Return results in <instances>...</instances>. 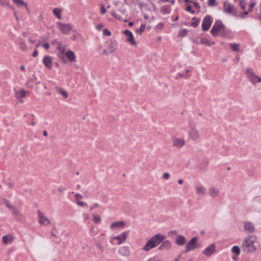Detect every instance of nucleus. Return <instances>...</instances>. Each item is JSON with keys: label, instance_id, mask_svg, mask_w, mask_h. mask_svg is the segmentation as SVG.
<instances>
[{"label": "nucleus", "instance_id": "4", "mask_svg": "<svg viewBox=\"0 0 261 261\" xmlns=\"http://www.w3.org/2000/svg\"><path fill=\"white\" fill-rule=\"evenodd\" d=\"M198 240V239L197 237L192 238L186 245V249L181 252V254L187 253L197 248L198 247L197 245Z\"/></svg>", "mask_w": 261, "mask_h": 261}, {"label": "nucleus", "instance_id": "3", "mask_svg": "<svg viewBox=\"0 0 261 261\" xmlns=\"http://www.w3.org/2000/svg\"><path fill=\"white\" fill-rule=\"evenodd\" d=\"M256 238L254 236H250L246 238L243 243V248L245 252L252 253L256 250L254 243Z\"/></svg>", "mask_w": 261, "mask_h": 261}, {"label": "nucleus", "instance_id": "8", "mask_svg": "<svg viewBox=\"0 0 261 261\" xmlns=\"http://www.w3.org/2000/svg\"><path fill=\"white\" fill-rule=\"evenodd\" d=\"M212 23V17L210 15L205 16L202 21V29L203 31H207Z\"/></svg>", "mask_w": 261, "mask_h": 261}, {"label": "nucleus", "instance_id": "38", "mask_svg": "<svg viewBox=\"0 0 261 261\" xmlns=\"http://www.w3.org/2000/svg\"><path fill=\"white\" fill-rule=\"evenodd\" d=\"M20 48L22 50H26L27 49V47L24 42L20 41L19 44Z\"/></svg>", "mask_w": 261, "mask_h": 261}, {"label": "nucleus", "instance_id": "22", "mask_svg": "<svg viewBox=\"0 0 261 261\" xmlns=\"http://www.w3.org/2000/svg\"><path fill=\"white\" fill-rule=\"evenodd\" d=\"M65 55L70 62L72 63L75 62L76 57L73 51L68 50Z\"/></svg>", "mask_w": 261, "mask_h": 261}, {"label": "nucleus", "instance_id": "56", "mask_svg": "<svg viewBox=\"0 0 261 261\" xmlns=\"http://www.w3.org/2000/svg\"><path fill=\"white\" fill-rule=\"evenodd\" d=\"M177 76H178L177 78L183 77V78H185V79H187L188 76V75H184L182 73H178Z\"/></svg>", "mask_w": 261, "mask_h": 261}, {"label": "nucleus", "instance_id": "27", "mask_svg": "<svg viewBox=\"0 0 261 261\" xmlns=\"http://www.w3.org/2000/svg\"><path fill=\"white\" fill-rule=\"evenodd\" d=\"M197 194L200 196H203L205 194V188L202 186H198L196 187Z\"/></svg>", "mask_w": 261, "mask_h": 261}, {"label": "nucleus", "instance_id": "52", "mask_svg": "<svg viewBox=\"0 0 261 261\" xmlns=\"http://www.w3.org/2000/svg\"><path fill=\"white\" fill-rule=\"evenodd\" d=\"M96 247L101 251V252H103L104 251L103 247L101 246V245L99 244H96Z\"/></svg>", "mask_w": 261, "mask_h": 261}, {"label": "nucleus", "instance_id": "15", "mask_svg": "<svg viewBox=\"0 0 261 261\" xmlns=\"http://www.w3.org/2000/svg\"><path fill=\"white\" fill-rule=\"evenodd\" d=\"M125 225V222L123 221H116L113 222L110 225V228L112 230L116 229L118 228H123Z\"/></svg>", "mask_w": 261, "mask_h": 261}, {"label": "nucleus", "instance_id": "64", "mask_svg": "<svg viewBox=\"0 0 261 261\" xmlns=\"http://www.w3.org/2000/svg\"><path fill=\"white\" fill-rule=\"evenodd\" d=\"M58 41L57 40H53L52 41V44L54 45H57V44L58 43Z\"/></svg>", "mask_w": 261, "mask_h": 261}, {"label": "nucleus", "instance_id": "58", "mask_svg": "<svg viewBox=\"0 0 261 261\" xmlns=\"http://www.w3.org/2000/svg\"><path fill=\"white\" fill-rule=\"evenodd\" d=\"M62 46V43L61 42H58V43L57 44V49H58V50H60L61 49V47Z\"/></svg>", "mask_w": 261, "mask_h": 261}, {"label": "nucleus", "instance_id": "42", "mask_svg": "<svg viewBox=\"0 0 261 261\" xmlns=\"http://www.w3.org/2000/svg\"><path fill=\"white\" fill-rule=\"evenodd\" d=\"M199 20H196V21H194V22H192L191 24V25L194 27V28H196L198 25H199Z\"/></svg>", "mask_w": 261, "mask_h": 261}, {"label": "nucleus", "instance_id": "17", "mask_svg": "<svg viewBox=\"0 0 261 261\" xmlns=\"http://www.w3.org/2000/svg\"><path fill=\"white\" fill-rule=\"evenodd\" d=\"M43 63L47 68L49 69L52 68L53 61L50 57L48 56H45L43 59Z\"/></svg>", "mask_w": 261, "mask_h": 261}, {"label": "nucleus", "instance_id": "46", "mask_svg": "<svg viewBox=\"0 0 261 261\" xmlns=\"http://www.w3.org/2000/svg\"><path fill=\"white\" fill-rule=\"evenodd\" d=\"M77 204L78 205H79L80 206H87V204L83 201H77Z\"/></svg>", "mask_w": 261, "mask_h": 261}, {"label": "nucleus", "instance_id": "50", "mask_svg": "<svg viewBox=\"0 0 261 261\" xmlns=\"http://www.w3.org/2000/svg\"><path fill=\"white\" fill-rule=\"evenodd\" d=\"M170 177V175L168 173H165L163 174V177L165 179H169Z\"/></svg>", "mask_w": 261, "mask_h": 261}, {"label": "nucleus", "instance_id": "31", "mask_svg": "<svg viewBox=\"0 0 261 261\" xmlns=\"http://www.w3.org/2000/svg\"><path fill=\"white\" fill-rule=\"evenodd\" d=\"M230 48L233 51H238L239 49L240 45L237 43H230L229 44Z\"/></svg>", "mask_w": 261, "mask_h": 261}, {"label": "nucleus", "instance_id": "33", "mask_svg": "<svg viewBox=\"0 0 261 261\" xmlns=\"http://www.w3.org/2000/svg\"><path fill=\"white\" fill-rule=\"evenodd\" d=\"M145 28V25L141 24L140 28L136 29L135 31L137 34L141 35L144 32Z\"/></svg>", "mask_w": 261, "mask_h": 261}, {"label": "nucleus", "instance_id": "35", "mask_svg": "<svg viewBox=\"0 0 261 261\" xmlns=\"http://www.w3.org/2000/svg\"><path fill=\"white\" fill-rule=\"evenodd\" d=\"M188 33V30L186 29H182L180 30V31L178 32V36L180 37H183L185 36Z\"/></svg>", "mask_w": 261, "mask_h": 261}, {"label": "nucleus", "instance_id": "62", "mask_svg": "<svg viewBox=\"0 0 261 261\" xmlns=\"http://www.w3.org/2000/svg\"><path fill=\"white\" fill-rule=\"evenodd\" d=\"M75 197L76 199H82L83 198V196L80 194H76Z\"/></svg>", "mask_w": 261, "mask_h": 261}, {"label": "nucleus", "instance_id": "60", "mask_svg": "<svg viewBox=\"0 0 261 261\" xmlns=\"http://www.w3.org/2000/svg\"><path fill=\"white\" fill-rule=\"evenodd\" d=\"M38 51H37V49H35V50L34 51V52H33V54H32V56H33L34 57H37V56H38Z\"/></svg>", "mask_w": 261, "mask_h": 261}, {"label": "nucleus", "instance_id": "12", "mask_svg": "<svg viewBox=\"0 0 261 261\" xmlns=\"http://www.w3.org/2000/svg\"><path fill=\"white\" fill-rule=\"evenodd\" d=\"M127 236V232L126 231H124L121 233L120 234L112 238V240H117L118 242L117 243L118 245H120L121 243H123L125 240L126 239Z\"/></svg>", "mask_w": 261, "mask_h": 261}, {"label": "nucleus", "instance_id": "44", "mask_svg": "<svg viewBox=\"0 0 261 261\" xmlns=\"http://www.w3.org/2000/svg\"><path fill=\"white\" fill-rule=\"evenodd\" d=\"M60 50V53L61 54H63V55H64L66 54L65 53V50H66V46H63L61 47V49L59 50Z\"/></svg>", "mask_w": 261, "mask_h": 261}, {"label": "nucleus", "instance_id": "53", "mask_svg": "<svg viewBox=\"0 0 261 261\" xmlns=\"http://www.w3.org/2000/svg\"><path fill=\"white\" fill-rule=\"evenodd\" d=\"M100 12H101V13L103 14L105 13H106L107 12V10H106V9L105 8L104 6H101V8H100Z\"/></svg>", "mask_w": 261, "mask_h": 261}, {"label": "nucleus", "instance_id": "7", "mask_svg": "<svg viewBox=\"0 0 261 261\" xmlns=\"http://www.w3.org/2000/svg\"><path fill=\"white\" fill-rule=\"evenodd\" d=\"M172 146L174 147L181 148L185 146L186 141L182 138L173 137L171 139Z\"/></svg>", "mask_w": 261, "mask_h": 261}, {"label": "nucleus", "instance_id": "2", "mask_svg": "<svg viewBox=\"0 0 261 261\" xmlns=\"http://www.w3.org/2000/svg\"><path fill=\"white\" fill-rule=\"evenodd\" d=\"M4 201L8 209L11 211L12 215L19 221H23L25 220V217L13 205L11 204L7 199H4Z\"/></svg>", "mask_w": 261, "mask_h": 261}, {"label": "nucleus", "instance_id": "37", "mask_svg": "<svg viewBox=\"0 0 261 261\" xmlns=\"http://www.w3.org/2000/svg\"><path fill=\"white\" fill-rule=\"evenodd\" d=\"M200 43L205 44L208 46H211V43L208 40L205 39H200Z\"/></svg>", "mask_w": 261, "mask_h": 261}, {"label": "nucleus", "instance_id": "19", "mask_svg": "<svg viewBox=\"0 0 261 261\" xmlns=\"http://www.w3.org/2000/svg\"><path fill=\"white\" fill-rule=\"evenodd\" d=\"M27 93L28 92L24 90L17 91L15 93V97L16 98V99L19 100L21 102H22V101L20 99L22 98L25 97L26 96Z\"/></svg>", "mask_w": 261, "mask_h": 261}, {"label": "nucleus", "instance_id": "21", "mask_svg": "<svg viewBox=\"0 0 261 261\" xmlns=\"http://www.w3.org/2000/svg\"><path fill=\"white\" fill-rule=\"evenodd\" d=\"M175 243L178 246H182L186 243V238L182 235H178L176 238Z\"/></svg>", "mask_w": 261, "mask_h": 261}, {"label": "nucleus", "instance_id": "49", "mask_svg": "<svg viewBox=\"0 0 261 261\" xmlns=\"http://www.w3.org/2000/svg\"><path fill=\"white\" fill-rule=\"evenodd\" d=\"M216 0H208V5L214 6L215 5Z\"/></svg>", "mask_w": 261, "mask_h": 261}, {"label": "nucleus", "instance_id": "45", "mask_svg": "<svg viewBox=\"0 0 261 261\" xmlns=\"http://www.w3.org/2000/svg\"><path fill=\"white\" fill-rule=\"evenodd\" d=\"M147 261H162V260H161L158 257L154 256L149 258Z\"/></svg>", "mask_w": 261, "mask_h": 261}, {"label": "nucleus", "instance_id": "25", "mask_svg": "<svg viewBox=\"0 0 261 261\" xmlns=\"http://www.w3.org/2000/svg\"><path fill=\"white\" fill-rule=\"evenodd\" d=\"M209 194L211 197L215 198L219 195V191L215 188L212 187L209 189Z\"/></svg>", "mask_w": 261, "mask_h": 261}, {"label": "nucleus", "instance_id": "57", "mask_svg": "<svg viewBox=\"0 0 261 261\" xmlns=\"http://www.w3.org/2000/svg\"><path fill=\"white\" fill-rule=\"evenodd\" d=\"M194 6L195 8H196L198 9H200V7L199 5V3L198 2H194L193 3Z\"/></svg>", "mask_w": 261, "mask_h": 261}, {"label": "nucleus", "instance_id": "11", "mask_svg": "<svg viewBox=\"0 0 261 261\" xmlns=\"http://www.w3.org/2000/svg\"><path fill=\"white\" fill-rule=\"evenodd\" d=\"M118 253L122 257H128L130 254L129 248L125 246H122L119 249Z\"/></svg>", "mask_w": 261, "mask_h": 261}, {"label": "nucleus", "instance_id": "20", "mask_svg": "<svg viewBox=\"0 0 261 261\" xmlns=\"http://www.w3.org/2000/svg\"><path fill=\"white\" fill-rule=\"evenodd\" d=\"M245 229L248 231L249 233H252L255 231L254 225L250 222H245L244 223Z\"/></svg>", "mask_w": 261, "mask_h": 261}, {"label": "nucleus", "instance_id": "54", "mask_svg": "<svg viewBox=\"0 0 261 261\" xmlns=\"http://www.w3.org/2000/svg\"><path fill=\"white\" fill-rule=\"evenodd\" d=\"M14 186V184L12 182H10L7 184V187L9 189H12Z\"/></svg>", "mask_w": 261, "mask_h": 261}, {"label": "nucleus", "instance_id": "14", "mask_svg": "<svg viewBox=\"0 0 261 261\" xmlns=\"http://www.w3.org/2000/svg\"><path fill=\"white\" fill-rule=\"evenodd\" d=\"M215 251V246L212 244L208 247L206 248L203 251L202 253L207 256H210Z\"/></svg>", "mask_w": 261, "mask_h": 261}, {"label": "nucleus", "instance_id": "9", "mask_svg": "<svg viewBox=\"0 0 261 261\" xmlns=\"http://www.w3.org/2000/svg\"><path fill=\"white\" fill-rule=\"evenodd\" d=\"M60 30L64 34H68L72 29V27L69 24L63 23L60 22L57 23Z\"/></svg>", "mask_w": 261, "mask_h": 261}, {"label": "nucleus", "instance_id": "1", "mask_svg": "<svg viewBox=\"0 0 261 261\" xmlns=\"http://www.w3.org/2000/svg\"><path fill=\"white\" fill-rule=\"evenodd\" d=\"M165 238L160 234L154 235L147 241L142 250L147 252L150 251L162 242Z\"/></svg>", "mask_w": 261, "mask_h": 261}, {"label": "nucleus", "instance_id": "63", "mask_svg": "<svg viewBox=\"0 0 261 261\" xmlns=\"http://www.w3.org/2000/svg\"><path fill=\"white\" fill-rule=\"evenodd\" d=\"M249 11V10L245 11L243 14H241V16L242 17H244L245 15H247L248 14Z\"/></svg>", "mask_w": 261, "mask_h": 261}, {"label": "nucleus", "instance_id": "39", "mask_svg": "<svg viewBox=\"0 0 261 261\" xmlns=\"http://www.w3.org/2000/svg\"><path fill=\"white\" fill-rule=\"evenodd\" d=\"M103 34L107 36H110L111 35V33L107 29H104L103 30Z\"/></svg>", "mask_w": 261, "mask_h": 261}, {"label": "nucleus", "instance_id": "23", "mask_svg": "<svg viewBox=\"0 0 261 261\" xmlns=\"http://www.w3.org/2000/svg\"><path fill=\"white\" fill-rule=\"evenodd\" d=\"M171 247V243L168 240H166L162 243L161 245L159 247L158 249L162 250H168Z\"/></svg>", "mask_w": 261, "mask_h": 261}, {"label": "nucleus", "instance_id": "34", "mask_svg": "<svg viewBox=\"0 0 261 261\" xmlns=\"http://www.w3.org/2000/svg\"><path fill=\"white\" fill-rule=\"evenodd\" d=\"M232 252L236 254L237 255H238L240 254V248L237 246H234L232 247Z\"/></svg>", "mask_w": 261, "mask_h": 261}, {"label": "nucleus", "instance_id": "16", "mask_svg": "<svg viewBox=\"0 0 261 261\" xmlns=\"http://www.w3.org/2000/svg\"><path fill=\"white\" fill-rule=\"evenodd\" d=\"M224 6V11L225 13H229V14H232L233 13V10H234V7L233 5L230 4V3L224 2L223 3Z\"/></svg>", "mask_w": 261, "mask_h": 261}, {"label": "nucleus", "instance_id": "18", "mask_svg": "<svg viewBox=\"0 0 261 261\" xmlns=\"http://www.w3.org/2000/svg\"><path fill=\"white\" fill-rule=\"evenodd\" d=\"M14 237L12 234H7L2 237V242L4 244L7 245L11 243L14 240Z\"/></svg>", "mask_w": 261, "mask_h": 261}, {"label": "nucleus", "instance_id": "24", "mask_svg": "<svg viewBox=\"0 0 261 261\" xmlns=\"http://www.w3.org/2000/svg\"><path fill=\"white\" fill-rule=\"evenodd\" d=\"M55 90L58 94L62 95L64 98L68 97V95L67 92L61 88L56 87H55Z\"/></svg>", "mask_w": 261, "mask_h": 261}, {"label": "nucleus", "instance_id": "43", "mask_svg": "<svg viewBox=\"0 0 261 261\" xmlns=\"http://www.w3.org/2000/svg\"><path fill=\"white\" fill-rule=\"evenodd\" d=\"M240 6L242 9L244 10L246 7V3L243 1H241L240 3Z\"/></svg>", "mask_w": 261, "mask_h": 261}, {"label": "nucleus", "instance_id": "30", "mask_svg": "<svg viewBox=\"0 0 261 261\" xmlns=\"http://www.w3.org/2000/svg\"><path fill=\"white\" fill-rule=\"evenodd\" d=\"M170 8L169 6H164L161 9V12L163 14H167L170 13Z\"/></svg>", "mask_w": 261, "mask_h": 261}, {"label": "nucleus", "instance_id": "29", "mask_svg": "<svg viewBox=\"0 0 261 261\" xmlns=\"http://www.w3.org/2000/svg\"><path fill=\"white\" fill-rule=\"evenodd\" d=\"M127 41L132 45L136 46L137 42L135 41L133 34L128 36L126 38Z\"/></svg>", "mask_w": 261, "mask_h": 261}, {"label": "nucleus", "instance_id": "59", "mask_svg": "<svg viewBox=\"0 0 261 261\" xmlns=\"http://www.w3.org/2000/svg\"><path fill=\"white\" fill-rule=\"evenodd\" d=\"M43 47L45 49H48L49 48V44L48 43H45L43 44Z\"/></svg>", "mask_w": 261, "mask_h": 261}, {"label": "nucleus", "instance_id": "55", "mask_svg": "<svg viewBox=\"0 0 261 261\" xmlns=\"http://www.w3.org/2000/svg\"><path fill=\"white\" fill-rule=\"evenodd\" d=\"M66 190V189L63 187H60L58 188V191L60 193H63Z\"/></svg>", "mask_w": 261, "mask_h": 261}, {"label": "nucleus", "instance_id": "41", "mask_svg": "<svg viewBox=\"0 0 261 261\" xmlns=\"http://www.w3.org/2000/svg\"><path fill=\"white\" fill-rule=\"evenodd\" d=\"M192 6L191 5H188L186 7V10L189 12H191L192 14H194L195 13V11L194 10H191Z\"/></svg>", "mask_w": 261, "mask_h": 261}, {"label": "nucleus", "instance_id": "32", "mask_svg": "<svg viewBox=\"0 0 261 261\" xmlns=\"http://www.w3.org/2000/svg\"><path fill=\"white\" fill-rule=\"evenodd\" d=\"M13 1L17 6L24 5L26 8L28 7V4L24 3L23 0H13Z\"/></svg>", "mask_w": 261, "mask_h": 261}, {"label": "nucleus", "instance_id": "5", "mask_svg": "<svg viewBox=\"0 0 261 261\" xmlns=\"http://www.w3.org/2000/svg\"><path fill=\"white\" fill-rule=\"evenodd\" d=\"M246 77L253 85H255L256 83L261 82V76L255 75L251 69L247 70Z\"/></svg>", "mask_w": 261, "mask_h": 261}, {"label": "nucleus", "instance_id": "10", "mask_svg": "<svg viewBox=\"0 0 261 261\" xmlns=\"http://www.w3.org/2000/svg\"><path fill=\"white\" fill-rule=\"evenodd\" d=\"M37 212L40 224L47 226L50 223V221L40 210H38Z\"/></svg>", "mask_w": 261, "mask_h": 261}, {"label": "nucleus", "instance_id": "47", "mask_svg": "<svg viewBox=\"0 0 261 261\" xmlns=\"http://www.w3.org/2000/svg\"><path fill=\"white\" fill-rule=\"evenodd\" d=\"M123 34H125L127 37L130 35H131L132 34V33L128 30H125V31H124L123 32Z\"/></svg>", "mask_w": 261, "mask_h": 261}, {"label": "nucleus", "instance_id": "61", "mask_svg": "<svg viewBox=\"0 0 261 261\" xmlns=\"http://www.w3.org/2000/svg\"><path fill=\"white\" fill-rule=\"evenodd\" d=\"M255 4V3H251L249 5V11H250L252 8L254 7Z\"/></svg>", "mask_w": 261, "mask_h": 261}, {"label": "nucleus", "instance_id": "13", "mask_svg": "<svg viewBox=\"0 0 261 261\" xmlns=\"http://www.w3.org/2000/svg\"><path fill=\"white\" fill-rule=\"evenodd\" d=\"M189 136L190 138L194 141H196L199 138L198 131L195 126L191 127L189 132Z\"/></svg>", "mask_w": 261, "mask_h": 261}, {"label": "nucleus", "instance_id": "40", "mask_svg": "<svg viewBox=\"0 0 261 261\" xmlns=\"http://www.w3.org/2000/svg\"><path fill=\"white\" fill-rule=\"evenodd\" d=\"M1 6H6L11 9H14V8L9 4V3L7 2L6 1L4 0V4H0Z\"/></svg>", "mask_w": 261, "mask_h": 261}, {"label": "nucleus", "instance_id": "6", "mask_svg": "<svg viewBox=\"0 0 261 261\" xmlns=\"http://www.w3.org/2000/svg\"><path fill=\"white\" fill-rule=\"evenodd\" d=\"M225 25L220 20H216L214 25L213 26L211 33L213 36H216L218 34V32L221 31H225Z\"/></svg>", "mask_w": 261, "mask_h": 261}, {"label": "nucleus", "instance_id": "28", "mask_svg": "<svg viewBox=\"0 0 261 261\" xmlns=\"http://www.w3.org/2000/svg\"><path fill=\"white\" fill-rule=\"evenodd\" d=\"M53 13L56 15V16L59 19H61V12L62 9L58 8H56L53 9Z\"/></svg>", "mask_w": 261, "mask_h": 261}, {"label": "nucleus", "instance_id": "36", "mask_svg": "<svg viewBox=\"0 0 261 261\" xmlns=\"http://www.w3.org/2000/svg\"><path fill=\"white\" fill-rule=\"evenodd\" d=\"M93 221L95 223H99L101 221V217L99 216H96L95 215H93Z\"/></svg>", "mask_w": 261, "mask_h": 261}, {"label": "nucleus", "instance_id": "48", "mask_svg": "<svg viewBox=\"0 0 261 261\" xmlns=\"http://www.w3.org/2000/svg\"><path fill=\"white\" fill-rule=\"evenodd\" d=\"M177 233V231L176 230H171L169 232L168 234H169V236H173V235H175Z\"/></svg>", "mask_w": 261, "mask_h": 261}, {"label": "nucleus", "instance_id": "26", "mask_svg": "<svg viewBox=\"0 0 261 261\" xmlns=\"http://www.w3.org/2000/svg\"><path fill=\"white\" fill-rule=\"evenodd\" d=\"M108 49L109 50L110 53H113L117 49L116 44L112 41L109 42Z\"/></svg>", "mask_w": 261, "mask_h": 261}, {"label": "nucleus", "instance_id": "51", "mask_svg": "<svg viewBox=\"0 0 261 261\" xmlns=\"http://www.w3.org/2000/svg\"><path fill=\"white\" fill-rule=\"evenodd\" d=\"M220 32H221V36L222 37H225L226 35V34L227 33V31L226 29V27H225V31H221Z\"/></svg>", "mask_w": 261, "mask_h": 261}]
</instances>
